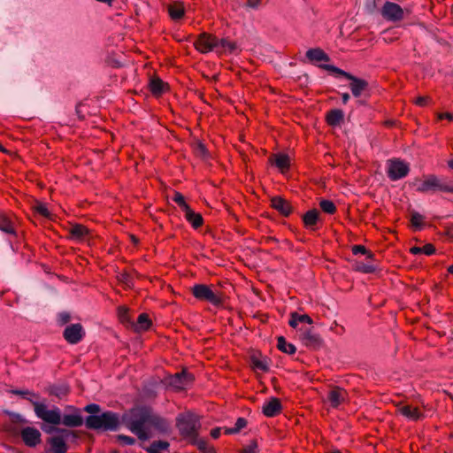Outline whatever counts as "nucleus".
<instances>
[{"instance_id":"nucleus-44","label":"nucleus","mask_w":453,"mask_h":453,"mask_svg":"<svg viewBox=\"0 0 453 453\" xmlns=\"http://www.w3.org/2000/svg\"><path fill=\"white\" fill-rule=\"evenodd\" d=\"M430 98L428 96H418L415 100V104L418 106H426L428 104Z\"/></svg>"},{"instance_id":"nucleus-4","label":"nucleus","mask_w":453,"mask_h":453,"mask_svg":"<svg viewBox=\"0 0 453 453\" xmlns=\"http://www.w3.org/2000/svg\"><path fill=\"white\" fill-rule=\"evenodd\" d=\"M413 186L418 193L441 191L453 194V180L442 182L441 180L434 174H427L424 175L422 179H415Z\"/></svg>"},{"instance_id":"nucleus-43","label":"nucleus","mask_w":453,"mask_h":453,"mask_svg":"<svg viewBox=\"0 0 453 453\" xmlns=\"http://www.w3.org/2000/svg\"><path fill=\"white\" fill-rule=\"evenodd\" d=\"M84 411L86 412H88V413H97L100 411V407L98 404H96V403H91V404H88L85 408H84Z\"/></svg>"},{"instance_id":"nucleus-48","label":"nucleus","mask_w":453,"mask_h":453,"mask_svg":"<svg viewBox=\"0 0 453 453\" xmlns=\"http://www.w3.org/2000/svg\"><path fill=\"white\" fill-rule=\"evenodd\" d=\"M261 4V0H247V5L250 8L256 9Z\"/></svg>"},{"instance_id":"nucleus-10","label":"nucleus","mask_w":453,"mask_h":453,"mask_svg":"<svg viewBox=\"0 0 453 453\" xmlns=\"http://www.w3.org/2000/svg\"><path fill=\"white\" fill-rule=\"evenodd\" d=\"M404 10L393 2H386L381 8L382 17L388 21H400L404 18Z\"/></svg>"},{"instance_id":"nucleus-3","label":"nucleus","mask_w":453,"mask_h":453,"mask_svg":"<svg viewBox=\"0 0 453 453\" xmlns=\"http://www.w3.org/2000/svg\"><path fill=\"white\" fill-rule=\"evenodd\" d=\"M195 48L201 53L206 54L216 51L219 54L233 52L236 49L234 42L227 39H219L213 35L203 33L196 40Z\"/></svg>"},{"instance_id":"nucleus-28","label":"nucleus","mask_w":453,"mask_h":453,"mask_svg":"<svg viewBox=\"0 0 453 453\" xmlns=\"http://www.w3.org/2000/svg\"><path fill=\"white\" fill-rule=\"evenodd\" d=\"M70 234L73 239L83 240L88 234V229L82 225H74L70 228Z\"/></svg>"},{"instance_id":"nucleus-9","label":"nucleus","mask_w":453,"mask_h":453,"mask_svg":"<svg viewBox=\"0 0 453 453\" xmlns=\"http://www.w3.org/2000/svg\"><path fill=\"white\" fill-rule=\"evenodd\" d=\"M192 294L196 299L207 301L213 305H219L222 303L221 297L204 284L195 285L192 288Z\"/></svg>"},{"instance_id":"nucleus-54","label":"nucleus","mask_w":453,"mask_h":453,"mask_svg":"<svg viewBox=\"0 0 453 453\" xmlns=\"http://www.w3.org/2000/svg\"><path fill=\"white\" fill-rule=\"evenodd\" d=\"M448 272H449V273L453 274V265H449V266L448 267Z\"/></svg>"},{"instance_id":"nucleus-45","label":"nucleus","mask_w":453,"mask_h":453,"mask_svg":"<svg viewBox=\"0 0 453 453\" xmlns=\"http://www.w3.org/2000/svg\"><path fill=\"white\" fill-rule=\"evenodd\" d=\"M357 270L365 273H372L375 270V268L373 265H357Z\"/></svg>"},{"instance_id":"nucleus-23","label":"nucleus","mask_w":453,"mask_h":453,"mask_svg":"<svg viewBox=\"0 0 453 453\" xmlns=\"http://www.w3.org/2000/svg\"><path fill=\"white\" fill-rule=\"evenodd\" d=\"M184 216L187 221L196 229L203 224L202 215L195 212L191 208L184 211Z\"/></svg>"},{"instance_id":"nucleus-58","label":"nucleus","mask_w":453,"mask_h":453,"mask_svg":"<svg viewBox=\"0 0 453 453\" xmlns=\"http://www.w3.org/2000/svg\"><path fill=\"white\" fill-rule=\"evenodd\" d=\"M111 453H118V451H112Z\"/></svg>"},{"instance_id":"nucleus-6","label":"nucleus","mask_w":453,"mask_h":453,"mask_svg":"<svg viewBox=\"0 0 453 453\" xmlns=\"http://www.w3.org/2000/svg\"><path fill=\"white\" fill-rule=\"evenodd\" d=\"M176 426L183 437L191 440L196 439L197 431L200 427L196 415L190 412L180 414L176 420Z\"/></svg>"},{"instance_id":"nucleus-22","label":"nucleus","mask_w":453,"mask_h":453,"mask_svg":"<svg viewBox=\"0 0 453 453\" xmlns=\"http://www.w3.org/2000/svg\"><path fill=\"white\" fill-rule=\"evenodd\" d=\"M168 12L172 19H180L185 14V6L183 2H174L168 5Z\"/></svg>"},{"instance_id":"nucleus-55","label":"nucleus","mask_w":453,"mask_h":453,"mask_svg":"<svg viewBox=\"0 0 453 453\" xmlns=\"http://www.w3.org/2000/svg\"><path fill=\"white\" fill-rule=\"evenodd\" d=\"M43 430L48 434H50L52 432L51 428H43Z\"/></svg>"},{"instance_id":"nucleus-56","label":"nucleus","mask_w":453,"mask_h":453,"mask_svg":"<svg viewBox=\"0 0 453 453\" xmlns=\"http://www.w3.org/2000/svg\"><path fill=\"white\" fill-rule=\"evenodd\" d=\"M15 393L19 394V395H23L24 394L23 392H20V391H16Z\"/></svg>"},{"instance_id":"nucleus-29","label":"nucleus","mask_w":453,"mask_h":453,"mask_svg":"<svg viewBox=\"0 0 453 453\" xmlns=\"http://www.w3.org/2000/svg\"><path fill=\"white\" fill-rule=\"evenodd\" d=\"M343 119V112L341 110H332L326 114V121L331 126L339 125Z\"/></svg>"},{"instance_id":"nucleus-13","label":"nucleus","mask_w":453,"mask_h":453,"mask_svg":"<svg viewBox=\"0 0 453 453\" xmlns=\"http://www.w3.org/2000/svg\"><path fill=\"white\" fill-rule=\"evenodd\" d=\"M192 381L191 374L185 372L175 373L168 378L169 386L178 390L184 389Z\"/></svg>"},{"instance_id":"nucleus-31","label":"nucleus","mask_w":453,"mask_h":453,"mask_svg":"<svg viewBox=\"0 0 453 453\" xmlns=\"http://www.w3.org/2000/svg\"><path fill=\"white\" fill-rule=\"evenodd\" d=\"M277 347L278 349L287 354H294L296 350V347L286 341L283 336L278 337L277 340Z\"/></svg>"},{"instance_id":"nucleus-47","label":"nucleus","mask_w":453,"mask_h":453,"mask_svg":"<svg viewBox=\"0 0 453 453\" xmlns=\"http://www.w3.org/2000/svg\"><path fill=\"white\" fill-rule=\"evenodd\" d=\"M254 365L256 368H257L261 371H266L268 369L266 364L263 361H255Z\"/></svg>"},{"instance_id":"nucleus-7","label":"nucleus","mask_w":453,"mask_h":453,"mask_svg":"<svg viewBox=\"0 0 453 453\" xmlns=\"http://www.w3.org/2000/svg\"><path fill=\"white\" fill-rule=\"evenodd\" d=\"M386 165L388 177L394 181L406 177L410 172V165L400 158L388 159Z\"/></svg>"},{"instance_id":"nucleus-5","label":"nucleus","mask_w":453,"mask_h":453,"mask_svg":"<svg viewBox=\"0 0 453 453\" xmlns=\"http://www.w3.org/2000/svg\"><path fill=\"white\" fill-rule=\"evenodd\" d=\"M119 426V416L111 411L101 415H91L86 418V426L96 430H116Z\"/></svg>"},{"instance_id":"nucleus-42","label":"nucleus","mask_w":453,"mask_h":453,"mask_svg":"<svg viewBox=\"0 0 453 453\" xmlns=\"http://www.w3.org/2000/svg\"><path fill=\"white\" fill-rule=\"evenodd\" d=\"M35 211L43 217H50V211L45 204L40 203L35 206Z\"/></svg>"},{"instance_id":"nucleus-20","label":"nucleus","mask_w":453,"mask_h":453,"mask_svg":"<svg viewBox=\"0 0 453 453\" xmlns=\"http://www.w3.org/2000/svg\"><path fill=\"white\" fill-rule=\"evenodd\" d=\"M149 88L154 96H159L167 90L168 85L160 78L153 77L150 81Z\"/></svg>"},{"instance_id":"nucleus-49","label":"nucleus","mask_w":453,"mask_h":453,"mask_svg":"<svg viewBox=\"0 0 453 453\" xmlns=\"http://www.w3.org/2000/svg\"><path fill=\"white\" fill-rule=\"evenodd\" d=\"M438 118L439 119H448L449 121L453 120V114L449 113V112H443V113H440L438 115Z\"/></svg>"},{"instance_id":"nucleus-24","label":"nucleus","mask_w":453,"mask_h":453,"mask_svg":"<svg viewBox=\"0 0 453 453\" xmlns=\"http://www.w3.org/2000/svg\"><path fill=\"white\" fill-rule=\"evenodd\" d=\"M169 448L170 444L165 441H154L144 449L148 453H165L169 451Z\"/></svg>"},{"instance_id":"nucleus-26","label":"nucleus","mask_w":453,"mask_h":453,"mask_svg":"<svg viewBox=\"0 0 453 453\" xmlns=\"http://www.w3.org/2000/svg\"><path fill=\"white\" fill-rule=\"evenodd\" d=\"M0 230L10 234H15V229L11 219L4 213L0 212Z\"/></svg>"},{"instance_id":"nucleus-16","label":"nucleus","mask_w":453,"mask_h":453,"mask_svg":"<svg viewBox=\"0 0 453 453\" xmlns=\"http://www.w3.org/2000/svg\"><path fill=\"white\" fill-rule=\"evenodd\" d=\"M49 447L45 453H66L68 446L61 436H53L47 440Z\"/></svg>"},{"instance_id":"nucleus-32","label":"nucleus","mask_w":453,"mask_h":453,"mask_svg":"<svg viewBox=\"0 0 453 453\" xmlns=\"http://www.w3.org/2000/svg\"><path fill=\"white\" fill-rule=\"evenodd\" d=\"M151 326V320L146 313H142L138 316L137 322L135 325L136 330L145 331Z\"/></svg>"},{"instance_id":"nucleus-17","label":"nucleus","mask_w":453,"mask_h":453,"mask_svg":"<svg viewBox=\"0 0 453 453\" xmlns=\"http://www.w3.org/2000/svg\"><path fill=\"white\" fill-rule=\"evenodd\" d=\"M290 157L284 153L273 154L269 157V162L275 165L282 173L288 171L290 167Z\"/></svg>"},{"instance_id":"nucleus-27","label":"nucleus","mask_w":453,"mask_h":453,"mask_svg":"<svg viewBox=\"0 0 453 453\" xmlns=\"http://www.w3.org/2000/svg\"><path fill=\"white\" fill-rule=\"evenodd\" d=\"M319 212L313 209L308 211L303 217V224L306 227H313L319 220Z\"/></svg>"},{"instance_id":"nucleus-21","label":"nucleus","mask_w":453,"mask_h":453,"mask_svg":"<svg viewBox=\"0 0 453 453\" xmlns=\"http://www.w3.org/2000/svg\"><path fill=\"white\" fill-rule=\"evenodd\" d=\"M306 58L312 63L328 62L329 57L321 49H310L306 52Z\"/></svg>"},{"instance_id":"nucleus-38","label":"nucleus","mask_w":453,"mask_h":453,"mask_svg":"<svg viewBox=\"0 0 453 453\" xmlns=\"http://www.w3.org/2000/svg\"><path fill=\"white\" fill-rule=\"evenodd\" d=\"M351 250L354 255H358V254L366 255L367 258H370V259H372V257H373V254L372 252H370L369 250H367L366 248L363 245H354L352 247Z\"/></svg>"},{"instance_id":"nucleus-12","label":"nucleus","mask_w":453,"mask_h":453,"mask_svg":"<svg viewBox=\"0 0 453 453\" xmlns=\"http://www.w3.org/2000/svg\"><path fill=\"white\" fill-rule=\"evenodd\" d=\"M396 412L411 421H418L425 418L424 411L419 407L410 404L398 405Z\"/></svg>"},{"instance_id":"nucleus-15","label":"nucleus","mask_w":453,"mask_h":453,"mask_svg":"<svg viewBox=\"0 0 453 453\" xmlns=\"http://www.w3.org/2000/svg\"><path fill=\"white\" fill-rule=\"evenodd\" d=\"M348 399V393L342 388L335 387L332 388L327 395V400L333 408L339 407Z\"/></svg>"},{"instance_id":"nucleus-53","label":"nucleus","mask_w":453,"mask_h":453,"mask_svg":"<svg viewBox=\"0 0 453 453\" xmlns=\"http://www.w3.org/2000/svg\"><path fill=\"white\" fill-rule=\"evenodd\" d=\"M448 166L453 170V158H450L447 161Z\"/></svg>"},{"instance_id":"nucleus-2","label":"nucleus","mask_w":453,"mask_h":453,"mask_svg":"<svg viewBox=\"0 0 453 453\" xmlns=\"http://www.w3.org/2000/svg\"><path fill=\"white\" fill-rule=\"evenodd\" d=\"M34 411L37 418L45 423L53 426L63 424L70 427L81 426L83 424V418L78 410H74V413L61 415V411L58 407L54 406L49 409L43 403L33 402Z\"/></svg>"},{"instance_id":"nucleus-59","label":"nucleus","mask_w":453,"mask_h":453,"mask_svg":"<svg viewBox=\"0 0 453 453\" xmlns=\"http://www.w3.org/2000/svg\"><path fill=\"white\" fill-rule=\"evenodd\" d=\"M2 148V146L0 145V149Z\"/></svg>"},{"instance_id":"nucleus-35","label":"nucleus","mask_w":453,"mask_h":453,"mask_svg":"<svg viewBox=\"0 0 453 453\" xmlns=\"http://www.w3.org/2000/svg\"><path fill=\"white\" fill-rule=\"evenodd\" d=\"M173 200L181 208L183 212L190 208L189 205L186 203L184 196L180 192L174 193Z\"/></svg>"},{"instance_id":"nucleus-37","label":"nucleus","mask_w":453,"mask_h":453,"mask_svg":"<svg viewBox=\"0 0 453 453\" xmlns=\"http://www.w3.org/2000/svg\"><path fill=\"white\" fill-rule=\"evenodd\" d=\"M247 426V421L243 418H239L233 428L226 430V434H236Z\"/></svg>"},{"instance_id":"nucleus-50","label":"nucleus","mask_w":453,"mask_h":453,"mask_svg":"<svg viewBox=\"0 0 453 453\" xmlns=\"http://www.w3.org/2000/svg\"><path fill=\"white\" fill-rule=\"evenodd\" d=\"M59 319L62 324L67 323L70 319V316L67 313H61L59 315Z\"/></svg>"},{"instance_id":"nucleus-39","label":"nucleus","mask_w":453,"mask_h":453,"mask_svg":"<svg viewBox=\"0 0 453 453\" xmlns=\"http://www.w3.org/2000/svg\"><path fill=\"white\" fill-rule=\"evenodd\" d=\"M302 340L306 345L315 344L319 342V338L317 335L311 334L310 332H305L303 334Z\"/></svg>"},{"instance_id":"nucleus-34","label":"nucleus","mask_w":453,"mask_h":453,"mask_svg":"<svg viewBox=\"0 0 453 453\" xmlns=\"http://www.w3.org/2000/svg\"><path fill=\"white\" fill-rule=\"evenodd\" d=\"M194 443L197 445L198 449L202 453H216L215 449L212 446H210L206 441L203 440H193Z\"/></svg>"},{"instance_id":"nucleus-33","label":"nucleus","mask_w":453,"mask_h":453,"mask_svg":"<svg viewBox=\"0 0 453 453\" xmlns=\"http://www.w3.org/2000/svg\"><path fill=\"white\" fill-rule=\"evenodd\" d=\"M321 210L327 214H334L336 211V206L330 200H322L319 203Z\"/></svg>"},{"instance_id":"nucleus-52","label":"nucleus","mask_w":453,"mask_h":453,"mask_svg":"<svg viewBox=\"0 0 453 453\" xmlns=\"http://www.w3.org/2000/svg\"><path fill=\"white\" fill-rule=\"evenodd\" d=\"M342 97L343 104H347L348 101L349 100V95L348 93H343Z\"/></svg>"},{"instance_id":"nucleus-19","label":"nucleus","mask_w":453,"mask_h":453,"mask_svg":"<svg viewBox=\"0 0 453 453\" xmlns=\"http://www.w3.org/2000/svg\"><path fill=\"white\" fill-rule=\"evenodd\" d=\"M272 207L283 216H288L292 211L290 203L280 196H274L271 200Z\"/></svg>"},{"instance_id":"nucleus-30","label":"nucleus","mask_w":453,"mask_h":453,"mask_svg":"<svg viewBox=\"0 0 453 453\" xmlns=\"http://www.w3.org/2000/svg\"><path fill=\"white\" fill-rule=\"evenodd\" d=\"M410 252L412 255L425 254L426 256H431V255L434 254L435 248L433 244L427 243V244L424 245L423 247H417V246L411 247L410 249Z\"/></svg>"},{"instance_id":"nucleus-57","label":"nucleus","mask_w":453,"mask_h":453,"mask_svg":"<svg viewBox=\"0 0 453 453\" xmlns=\"http://www.w3.org/2000/svg\"><path fill=\"white\" fill-rule=\"evenodd\" d=\"M331 453H342V452H341V451H339V450H334V451H333V452H331Z\"/></svg>"},{"instance_id":"nucleus-46","label":"nucleus","mask_w":453,"mask_h":453,"mask_svg":"<svg viewBox=\"0 0 453 453\" xmlns=\"http://www.w3.org/2000/svg\"><path fill=\"white\" fill-rule=\"evenodd\" d=\"M119 440L122 441L124 443L127 444V445H132L134 443V439L132 438V437H129V436H126V435H120L119 436Z\"/></svg>"},{"instance_id":"nucleus-14","label":"nucleus","mask_w":453,"mask_h":453,"mask_svg":"<svg viewBox=\"0 0 453 453\" xmlns=\"http://www.w3.org/2000/svg\"><path fill=\"white\" fill-rule=\"evenodd\" d=\"M24 443L28 447H35L41 442L42 434L40 431L35 427H25L20 432Z\"/></svg>"},{"instance_id":"nucleus-41","label":"nucleus","mask_w":453,"mask_h":453,"mask_svg":"<svg viewBox=\"0 0 453 453\" xmlns=\"http://www.w3.org/2000/svg\"><path fill=\"white\" fill-rule=\"evenodd\" d=\"M257 444L256 441H250L248 445H246L242 453H257Z\"/></svg>"},{"instance_id":"nucleus-51","label":"nucleus","mask_w":453,"mask_h":453,"mask_svg":"<svg viewBox=\"0 0 453 453\" xmlns=\"http://www.w3.org/2000/svg\"><path fill=\"white\" fill-rule=\"evenodd\" d=\"M221 431L220 428H214L211 431V435L212 438L217 439L220 436Z\"/></svg>"},{"instance_id":"nucleus-25","label":"nucleus","mask_w":453,"mask_h":453,"mask_svg":"<svg viewBox=\"0 0 453 453\" xmlns=\"http://www.w3.org/2000/svg\"><path fill=\"white\" fill-rule=\"evenodd\" d=\"M300 323H307L311 325L313 320L307 314H298L296 312L292 313L288 322L289 326L293 328H296Z\"/></svg>"},{"instance_id":"nucleus-36","label":"nucleus","mask_w":453,"mask_h":453,"mask_svg":"<svg viewBox=\"0 0 453 453\" xmlns=\"http://www.w3.org/2000/svg\"><path fill=\"white\" fill-rule=\"evenodd\" d=\"M411 222L415 228L420 229L424 224V217L418 212L414 211L411 213Z\"/></svg>"},{"instance_id":"nucleus-8","label":"nucleus","mask_w":453,"mask_h":453,"mask_svg":"<svg viewBox=\"0 0 453 453\" xmlns=\"http://www.w3.org/2000/svg\"><path fill=\"white\" fill-rule=\"evenodd\" d=\"M323 68H325L326 70L331 71V72L334 73L335 74L343 76L346 79L351 81L349 87H350L353 96L356 97L359 96L367 86V83L365 81L356 78L355 76L351 75L350 73H349L336 66H334L331 65H323Z\"/></svg>"},{"instance_id":"nucleus-11","label":"nucleus","mask_w":453,"mask_h":453,"mask_svg":"<svg viewBox=\"0 0 453 453\" xmlns=\"http://www.w3.org/2000/svg\"><path fill=\"white\" fill-rule=\"evenodd\" d=\"M84 335L85 332L81 324H72L66 326L63 333L65 340L70 344L80 342Z\"/></svg>"},{"instance_id":"nucleus-18","label":"nucleus","mask_w":453,"mask_h":453,"mask_svg":"<svg viewBox=\"0 0 453 453\" xmlns=\"http://www.w3.org/2000/svg\"><path fill=\"white\" fill-rule=\"evenodd\" d=\"M281 404L278 398L273 397L263 405L262 411L266 417L272 418L280 412Z\"/></svg>"},{"instance_id":"nucleus-1","label":"nucleus","mask_w":453,"mask_h":453,"mask_svg":"<svg viewBox=\"0 0 453 453\" xmlns=\"http://www.w3.org/2000/svg\"><path fill=\"white\" fill-rule=\"evenodd\" d=\"M129 428L140 440H147L156 434H167L170 425L150 409L140 407L130 411Z\"/></svg>"},{"instance_id":"nucleus-40","label":"nucleus","mask_w":453,"mask_h":453,"mask_svg":"<svg viewBox=\"0 0 453 453\" xmlns=\"http://www.w3.org/2000/svg\"><path fill=\"white\" fill-rule=\"evenodd\" d=\"M397 32L392 29H388L384 31V37L383 40L386 42H392L394 40L397 38Z\"/></svg>"}]
</instances>
